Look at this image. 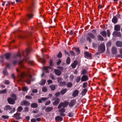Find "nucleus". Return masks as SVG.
Listing matches in <instances>:
<instances>
[{
	"instance_id": "nucleus-57",
	"label": "nucleus",
	"mask_w": 122,
	"mask_h": 122,
	"mask_svg": "<svg viewBox=\"0 0 122 122\" xmlns=\"http://www.w3.org/2000/svg\"><path fill=\"white\" fill-rule=\"evenodd\" d=\"M25 98L26 99H31L32 98V97L31 96L28 95L26 96L25 97Z\"/></svg>"
},
{
	"instance_id": "nucleus-13",
	"label": "nucleus",
	"mask_w": 122,
	"mask_h": 122,
	"mask_svg": "<svg viewBox=\"0 0 122 122\" xmlns=\"http://www.w3.org/2000/svg\"><path fill=\"white\" fill-rule=\"evenodd\" d=\"M52 68L50 66L47 67H44L43 69V70L45 71L47 73H49L50 70Z\"/></svg>"
},
{
	"instance_id": "nucleus-56",
	"label": "nucleus",
	"mask_w": 122,
	"mask_h": 122,
	"mask_svg": "<svg viewBox=\"0 0 122 122\" xmlns=\"http://www.w3.org/2000/svg\"><path fill=\"white\" fill-rule=\"evenodd\" d=\"M24 112H28L29 111V108L27 107H25L24 108Z\"/></svg>"
},
{
	"instance_id": "nucleus-23",
	"label": "nucleus",
	"mask_w": 122,
	"mask_h": 122,
	"mask_svg": "<svg viewBox=\"0 0 122 122\" xmlns=\"http://www.w3.org/2000/svg\"><path fill=\"white\" fill-rule=\"evenodd\" d=\"M12 108L10 105H8L6 106L4 108V109L5 110L7 111L8 110H11Z\"/></svg>"
},
{
	"instance_id": "nucleus-39",
	"label": "nucleus",
	"mask_w": 122,
	"mask_h": 122,
	"mask_svg": "<svg viewBox=\"0 0 122 122\" xmlns=\"http://www.w3.org/2000/svg\"><path fill=\"white\" fill-rule=\"evenodd\" d=\"M9 117L8 115H3L1 116V119H8L9 118Z\"/></svg>"
},
{
	"instance_id": "nucleus-11",
	"label": "nucleus",
	"mask_w": 122,
	"mask_h": 122,
	"mask_svg": "<svg viewBox=\"0 0 122 122\" xmlns=\"http://www.w3.org/2000/svg\"><path fill=\"white\" fill-rule=\"evenodd\" d=\"M113 55H116L117 53V48L115 46L112 47L111 49Z\"/></svg>"
},
{
	"instance_id": "nucleus-5",
	"label": "nucleus",
	"mask_w": 122,
	"mask_h": 122,
	"mask_svg": "<svg viewBox=\"0 0 122 122\" xmlns=\"http://www.w3.org/2000/svg\"><path fill=\"white\" fill-rule=\"evenodd\" d=\"M89 36H87L86 37V40L88 41L89 42L91 43L92 42V40L91 37L92 39L95 40L96 38L94 35L92 33H88V34Z\"/></svg>"
},
{
	"instance_id": "nucleus-6",
	"label": "nucleus",
	"mask_w": 122,
	"mask_h": 122,
	"mask_svg": "<svg viewBox=\"0 0 122 122\" xmlns=\"http://www.w3.org/2000/svg\"><path fill=\"white\" fill-rule=\"evenodd\" d=\"M105 46L103 44H101L98 47V51L100 53L103 52L105 51Z\"/></svg>"
},
{
	"instance_id": "nucleus-45",
	"label": "nucleus",
	"mask_w": 122,
	"mask_h": 122,
	"mask_svg": "<svg viewBox=\"0 0 122 122\" xmlns=\"http://www.w3.org/2000/svg\"><path fill=\"white\" fill-rule=\"evenodd\" d=\"M81 79V77L80 76H78L76 80V82L77 83H78L80 81V80Z\"/></svg>"
},
{
	"instance_id": "nucleus-33",
	"label": "nucleus",
	"mask_w": 122,
	"mask_h": 122,
	"mask_svg": "<svg viewBox=\"0 0 122 122\" xmlns=\"http://www.w3.org/2000/svg\"><path fill=\"white\" fill-rule=\"evenodd\" d=\"M45 60L43 56L42 57L40 58V62L42 63L43 65H44L45 63Z\"/></svg>"
},
{
	"instance_id": "nucleus-59",
	"label": "nucleus",
	"mask_w": 122,
	"mask_h": 122,
	"mask_svg": "<svg viewBox=\"0 0 122 122\" xmlns=\"http://www.w3.org/2000/svg\"><path fill=\"white\" fill-rule=\"evenodd\" d=\"M80 41L81 43H83L84 42V38L83 37H81L80 39Z\"/></svg>"
},
{
	"instance_id": "nucleus-48",
	"label": "nucleus",
	"mask_w": 122,
	"mask_h": 122,
	"mask_svg": "<svg viewBox=\"0 0 122 122\" xmlns=\"http://www.w3.org/2000/svg\"><path fill=\"white\" fill-rule=\"evenodd\" d=\"M50 87L52 91H54L56 88V86L54 85H51L50 86Z\"/></svg>"
},
{
	"instance_id": "nucleus-52",
	"label": "nucleus",
	"mask_w": 122,
	"mask_h": 122,
	"mask_svg": "<svg viewBox=\"0 0 122 122\" xmlns=\"http://www.w3.org/2000/svg\"><path fill=\"white\" fill-rule=\"evenodd\" d=\"M68 116L69 117H73L74 116V113L72 112L69 113L68 114Z\"/></svg>"
},
{
	"instance_id": "nucleus-44",
	"label": "nucleus",
	"mask_w": 122,
	"mask_h": 122,
	"mask_svg": "<svg viewBox=\"0 0 122 122\" xmlns=\"http://www.w3.org/2000/svg\"><path fill=\"white\" fill-rule=\"evenodd\" d=\"M23 108L21 106H19L18 107L17 111L18 112H20L23 110Z\"/></svg>"
},
{
	"instance_id": "nucleus-60",
	"label": "nucleus",
	"mask_w": 122,
	"mask_h": 122,
	"mask_svg": "<svg viewBox=\"0 0 122 122\" xmlns=\"http://www.w3.org/2000/svg\"><path fill=\"white\" fill-rule=\"evenodd\" d=\"M7 91L6 89H4L2 91H1L2 93H5L7 92Z\"/></svg>"
},
{
	"instance_id": "nucleus-47",
	"label": "nucleus",
	"mask_w": 122,
	"mask_h": 122,
	"mask_svg": "<svg viewBox=\"0 0 122 122\" xmlns=\"http://www.w3.org/2000/svg\"><path fill=\"white\" fill-rule=\"evenodd\" d=\"M62 54L61 52H60L57 55V57L58 58H61L62 57Z\"/></svg>"
},
{
	"instance_id": "nucleus-51",
	"label": "nucleus",
	"mask_w": 122,
	"mask_h": 122,
	"mask_svg": "<svg viewBox=\"0 0 122 122\" xmlns=\"http://www.w3.org/2000/svg\"><path fill=\"white\" fill-rule=\"evenodd\" d=\"M50 66H53L54 64L52 60L51 59L49 62Z\"/></svg>"
},
{
	"instance_id": "nucleus-58",
	"label": "nucleus",
	"mask_w": 122,
	"mask_h": 122,
	"mask_svg": "<svg viewBox=\"0 0 122 122\" xmlns=\"http://www.w3.org/2000/svg\"><path fill=\"white\" fill-rule=\"evenodd\" d=\"M71 55L73 56H75V54L74 52L72 51H70Z\"/></svg>"
},
{
	"instance_id": "nucleus-49",
	"label": "nucleus",
	"mask_w": 122,
	"mask_h": 122,
	"mask_svg": "<svg viewBox=\"0 0 122 122\" xmlns=\"http://www.w3.org/2000/svg\"><path fill=\"white\" fill-rule=\"evenodd\" d=\"M28 90V88L26 86L23 87L22 88V90L23 91H27Z\"/></svg>"
},
{
	"instance_id": "nucleus-42",
	"label": "nucleus",
	"mask_w": 122,
	"mask_h": 122,
	"mask_svg": "<svg viewBox=\"0 0 122 122\" xmlns=\"http://www.w3.org/2000/svg\"><path fill=\"white\" fill-rule=\"evenodd\" d=\"M72 86V84L71 82H68L66 85V86L68 88L71 87Z\"/></svg>"
},
{
	"instance_id": "nucleus-64",
	"label": "nucleus",
	"mask_w": 122,
	"mask_h": 122,
	"mask_svg": "<svg viewBox=\"0 0 122 122\" xmlns=\"http://www.w3.org/2000/svg\"><path fill=\"white\" fill-rule=\"evenodd\" d=\"M86 70L85 69H84L82 71V74H83L84 75V74H86Z\"/></svg>"
},
{
	"instance_id": "nucleus-7",
	"label": "nucleus",
	"mask_w": 122,
	"mask_h": 122,
	"mask_svg": "<svg viewBox=\"0 0 122 122\" xmlns=\"http://www.w3.org/2000/svg\"><path fill=\"white\" fill-rule=\"evenodd\" d=\"M112 35L114 37L117 36L120 37L122 36V35L120 32L118 31H114L112 33Z\"/></svg>"
},
{
	"instance_id": "nucleus-26",
	"label": "nucleus",
	"mask_w": 122,
	"mask_h": 122,
	"mask_svg": "<svg viewBox=\"0 0 122 122\" xmlns=\"http://www.w3.org/2000/svg\"><path fill=\"white\" fill-rule=\"evenodd\" d=\"M63 118L59 116H57L55 118V120L56 121H61L63 120Z\"/></svg>"
},
{
	"instance_id": "nucleus-12",
	"label": "nucleus",
	"mask_w": 122,
	"mask_h": 122,
	"mask_svg": "<svg viewBox=\"0 0 122 122\" xmlns=\"http://www.w3.org/2000/svg\"><path fill=\"white\" fill-rule=\"evenodd\" d=\"M55 101L53 103V104L54 106H56L60 102V100L59 98H55Z\"/></svg>"
},
{
	"instance_id": "nucleus-36",
	"label": "nucleus",
	"mask_w": 122,
	"mask_h": 122,
	"mask_svg": "<svg viewBox=\"0 0 122 122\" xmlns=\"http://www.w3.org/2000/svg\"><path fill=\"white\" fill-rule=\"evenodd\" d=\"M27 21V20L25 18H23L21 19L20 21V22L21 24L23 23L25 24V23Z\"/></svg>"
},
{
	"instance_id": "nucleus-40",
	"label": "nucleus",
	"mask_w": 122,
	"mask_h": 122,
	"mask_svg": "<svg viewBox=\"0 0 122 122\" xmlns=\"http://www.w3.org/2000/svg\"><path fill=\"white\" fill-rule=\"evenodd\" d=\"M71 59L70 58L68 57L66 60V63L67 64H69L70 63Z\"/></svg>"
},
{
	"instance_id": "nucleus-17",
	"label": "nucleus",
	"mask_w": 122,
	"mask_h": 122,
	"mask_svg": "<svg viewBox=\"0 0 122 122\" xmlns=\"http://www.w3.org/2000/svg\"><path fill=\"white\" fill-rule=\"evenodd\" d=\"M11 55V53H6L4 55L6 59L7 60H8L10 59Z\"/></svg>"
},
{
	"instance_id": "nucleus-20",
	"label": "nucleus",
	"mask_w": 122,
	"mask_h": 122,
	"mask_svg": "<svg viewBox=\"0 0 122 122\" xmlns=\"http://www.w3.org/2000/svg\"><path fill=\"white\" fill-rule=\"evenodd\" d=\"M78 64V62L77 61H74L73 63L71 64V66L72 68H75L76 66Z\"/></svg>"
},
{
	"instance_id": "nucleus-55",
	"label": "nucleus",
	"mask_w": 122,
	"mask_h": 122,
	"mask_svg": "<svg viewBox=\"0 0 122 122\" xmlns=\"http://www.w3.org/2000/svg\"><path fill=\"white\" fill-rule=\"evenodd\" d=\"M70 80L71 81H72L73 79L74 78V76L73 75H71L70 76Z\"/></svg>"
},
{
	"instance_id": "nucleus-32",
	"label": "nucleus",
	"mask_w": 122,
	"mask_h": 122,
	"mask_svg": "<svg viewBox=\"0 0 122 122\" xmlns=\"http://www.w3.org/2000/svg\"><path fill=\"white\" fill-rule=\"evenodd\" d=\"M3 73L5 76H8L9 75V74L8 72L7 69H6V68H5V69L3 70Z\"/></svg>"
},
{
	"instance_id": "nucleus-19",
	"label": "nucleus",
	"mask_w": 122,
	"mask_h": 122,
	"mask_svg": "<svg viewBox=\"0 0 122 122\" xmlns=\"http://www.w3.org/2000/svg\"><path fill=\"white\" fill-rule=\"evenodd\" d=\"M116 46L118 47H122V41H117L116 43Z\"/></svg>"
},
{
	"instance_id": "nucleus-27",
	"label": "nucleus",
	"mask_w": 122,
	"mask_h": 122,
	"mask_svg": "<svg viewBox=\"0 0 122 122\" xmlns=\"http://www.w3.org/2000/svg\"><path fill=\"white\" fill-rule=\"evenodd\" d=\"M53 109V107H48L46 108L45 111L46 112H51Z\"/></svg>"
},
{
	"instance_id": "nucleus-2",
	"label": "nucleus",
	"mask_w": 122,
	"mask_h": 122,
	"mask_svg": "<svg viewBox=\"0 0 122 122\" xmlns=\"http://www.w3.org/2000/svg\"><path fill=\"white\" fill-rule=\"evenodd\" d=\"M38 0H26V2L29 4V5L27 7L28 11L30 13L26 15L29 19L33 18L34 15L33 13L35 11V9Z\"/></svg>"
},
{
	"instance_id": "nucleus-34",
	"label": "nucleus",
	"mask_w": 122,
	"mask_h": 122,
	"mask_svg": "<svg viewBox=\"0 0 122 122\" xmlns=\"http://www.w3.org/2000/svg\"><path fill=\"white\" fill-rule=\"evenodd\" d=\"M11 97L15 101L17 100V97L15 94H11Z\"/></svg>"
},
{
	"instance_id": "nucleus-30",
	"label": "nucleus",
	"mask_w": 122,
	"mask_h": 122,
	"mask_svg": "<svg viewBox=\"0 0 122 122\" xmlns=\"http://www.w3.org/2000/svg\"><path fill=\"white\" fill-rule=\"evenodd\" d=\"M118 19L116 16H114L112 20V22L114 24H116L117 22Z\"/></svg>"
},
{
	"instance_id": "nucleus-25",
	"label": "nucleus",
	"mask_w": 122,
	"mask_h": 122,
	"mask_svg": "<svg viewBox=\"0 0 122 122\" xmlns=\"http://www.w3.org/2000/svg\"><path fill=\"white\" fill-rule=\"evenodd\" d=\"M55 74L58 76H60L61 74V71L58 70L57 69H55L54 70Z\"/></svg>"
},
{
	"instance_id": "nucleus-8",
	"label": "nucleus",
	"mask_w": 122,
	"mask_h": 122,
	"mask_svg": "<svg viewBox=\"0 0 122 122\" xmlns=\"http://www.w3.org/2000/svg\"><path fill=\"white\" fill-rule=\"evenodd\" d=\"M76 102V100L75 99L71 100L69 102L68 104L69 106V107H72L75 104Z\"/></svg>"
},
{
	"instance_id": "nucleus-38",
	"label": "nucleus",
	"mask_w": 122,
	"mask_h": 122,
	"mask_svg": "<svg viewBox=\"0 0 122 122\" xmlns=\"http://www.w3.org/2000/svg\"><path fill=\"white\" fill-rule=\"evenodd\" d=\"M74 49H75V51L76 53H77V54H79L80 53V51L78 47L77 48L75 47Z\"/></svg>"
},
{
	"instance_id": "nucleus-28",
	"label": "nucleus",
	"mask_w": 122,
	"mask_h": 122,
	"mask_svg": "<svg viewBox=\"0 0 122 122\" xmlns=\"http://www.w3.org/2000/svg\"><path fill=\"white\" fill-rule=\"evenodd\" d=\"M88 89L86 88H85L82 90L81 92V93L82 96H85L86 93Z\"/></svg>"
},
{
	"instance_id": "nucleus-63",
	"label": "nucleus",
	"mask_w": 122,
	"mask_h": 122,
	"mask_svg": "<svg viewBox=\"0 0 122 122\" xmlns=\"http://www.w3.org/2000/svg\"><path fill=\"white\" fill-rule=\"evenodd\" d=\"M64 51L65 55H67L69 56H70V55L68 52L65 50H64Z\"/></svg>"
},
{
	"instance_id": "nucleus-3",
	"label": "nucleus",
	"mask_w": 122,
	"mask_h": 122,
	"mask_svg": "<svg viewBox=\"0 0 122 122\" xmlns=\"http://www.w3.org/2000/svg\"><path fill=\"white\" fill-rule=\"evenodd\" d=\"M24 33L23 34L19 35L18 36V38L21 39H26L29 37V35H31L32 34V32L30 31H29L28 32H24Z\"/></svg>"
},
{
	"instance_id": "nucleus-15",
	"label": "nucleus",
	"mask_w": 122,
	"mask_h": 122,
	"mask_svg": "<svg viewBox=\"0 0 122 122\" xmlns=\"http://www.w3.org/2000/svg\"><path fill=\"white\" fill-rule=\"evenodd\" d=\"M48 99V98L47 97H42L40 99H38V102L39 103H42V101L44 102Z\"/></svg>"
},
{
	"instance_id": "nucleus-4",
	"label": "nucleus",
	"mask_w": 122,
	"mask_h": 122,
	"mask_svg": "<svg viewBox=\"0 0 122 122\" xmlns=\"http://www.w3.org/2000/svg\"><path fill=\"white\" fill-rule=\"evenodd\" d=\"M69 104V102L67 101H66L63 102H61L59 104L58 107V108L60 109L62 107L64 108L66 107Z\"/></svg>"
},
{
	"instance_id": "nucleus-9",
	"label": "nucleus",
	"mask_w": 122,
	"mask_h": 122,
	"mask_svg": "<svg viewBox=\"0 0 122 122\" xmlns=\"http://www.w3.org/2000/svg\"><path fill=\"white\" fill-rule=\"evenodd\" d=\"M21 113H16L12 116V117L15 118L17 120H20L21 119V117L20 116Z\"/></svg>"
},
{
	"instance_id": "nucleus-37",
	"label": "nucleus",
	"mask_w": 122,
	"mask_h": 122,
	"mask_svg": "<svg viewBox=\"0 0 122 122\" xmlns=\"http://www.w3.org/2000/svg\"><path fill=\"white\" fill-rule=\"evenodd\" d=\"M59 109L58 111L60 113H64L65 112V109L64 108L62 107Z\"/></svg>"
},
{
	"instance_id": "nucleus-14",
	"label": "nucleus",
	"mask_w": 122,
	"mask_h": 122,
	"mask_svg": "<svg viewBox=\"0 0 122 122\" xmlns=\"http://www.w3.org/2000/svg\"><path fill=\"white\" fill-rule=\"evenodd\" d=\"M88 79V77L86 75H84L81 77V81L82 82L85 81H87Z\"/></svg>"
},
{
	"instance_id": "nucleus-43",
	"label": "nucleus",
	"mask_w": 122,
	"mask_h": 122,
	"mask_svg": "<svg viewBox=\"0 0 122 122\" xmlns=\"http://www.w3.org/2000/svg\"><path fill=\"white\" fill-rule=\"evenodd\" d=\"M111 45V42L110 41H108L106 44V46L107 48L110 47Z\"/></svg>"
},
{
	"instance_id": "nucleus-10",
	"label": "nucleus",
	"mask_w": 122,
	"mask_h": 122,
	"mask_svg": "<svg viewBox=\"0 0 122 122\" xmlns=\"http://www.w3.org/2000/svg\"><path fill=\"white\" fill-rule=\"evenodd\" d=\"M7 100L8 103L10 104L14 105L15 103V101L11 97L8 98Z\"/></svg>"
},
{
	"instance_id": "nucleus-54",
	"label": "nucleus",
	"mask_w": 122,
	"mask_h": 122,
	"mask_svg": "<svg viewBox=\"0 0 122 122\" xmlns=\"http://www.w3.org/2000/svg\"><path fill=\"white\" fill-rule=\"evenodd\" d=\"M107 35L108 37H110V32L109 30H107Z\"/></svg>"
},
{
	"instance_id": "nucleus-31",
	"label": "nucleus",
	"mask_w": 122,
	"mask_h": 122,
	"mask_svg": "<svg viewBox=\"0 0 122 122\" xmlns=\"http://www.w3.org/2000/svg\"><path fill=\"white\" fill-rule=\"evenodd\" d=\"M31 107L33 108H36L38 107V105L36 102H34L31 104Z\"/></svg>"
},
{
	"instance_id": "nucleus-24",
	"label": "nucleus",
	"mask_w": 122,
	"mask_h": 122,
	"mask_svg": "<svg viewBox=\"0 0 122 122\" xmlns=\"http://www.w3.org/2000/svg\"><path fill=\"white\" fill-rule=\"evenodd\" d=\"M100 34L103 37H106L107 36V33L106 31H101L100 33Z\"/></svg>"
},
{
	"instance_id": "nucleus-53",
	"label": "nucleus",
	"mask_w": 122,
	"mask_h": 122,
	"mask_svg": "<svg viewBox=\"0 0 122 122\" xmlns=\"http://www.w3.org/2000/svg\"><path fill=\"white\" fill-rule=\"evenodd\" d=\"M42 91L43 92H46L47 90V89L46 87H43L42 89Z\"/></svg>"
},
{
	"instance_id": "nucleus-29",
	"label": "nucleus",
	"mask_w": 122,
	"mask_h": 122,
	"mask_svg": "<svg viewBox=\"0 0 122 122\" xmlns=\"http://www.w3.org/2000/svg\"><path fill=\"white\" fill-rule=\"evenodd\" d=\"M97 37L98 41H104V39L103 37L101 35H98Z\"/></svg>"
},
{
	"instance_id": "nucleus-61",
	"label": "nucleus",
	"mask_w": 122,
	"mask_h": 122,
	"mask_svg": "<svg viewBox=\"0 0 122 122\" xmlns=\"http://www.w3.org/2000/svg\"><path fill=\"white\" fill-rule=\"evenodd\" d=\"M4 84L6 85H8L10 84V82L8 80H5V81Z\"/></svg>"
},
{
	"instance_id": "nucleus-35",
	"label": "nucleus",
	"mask_w": 122,
	"mask_h": 122,
	"mask_svg": "<svg viewBox=\"0 0 122 122\" xmlns=\"http://www.w3.org/2000/svg\"><path fill=\"white\" fill-rule=\"evenodd\" d=\"M46 81L45 79H42L40 82L39 84L41 85H44Z\"/></svg>"
},
{
	"instance_id": "nucleus-46",
	"label": "nucleus",
	"mask_w": 122,
	"mask_h": 122,
	"mask_svg": "<svg viewBox=\"0 0 122 122\" xmlns=\"http://www.w3.org/2000/svg\"><path fill=\"white\" fill-rule=\"evenodd\" d=\"M88 83L87 82H84L83 84L82 87L85 88H86L87 86Z\"/></svg>"
},
{
	"instance_id": "nucleus-18",
	"label": "nucleus",
	"mask_w": 122,
	"mask_h": 122,
	"mask_svg": "<svg viewBox=\"0 0 122 122\" xmlns=\"http://www.w3.org/2000/svg\"><path fill=\"white\" fill-rule=\"evenodd\" d=\"M121 26L119 25H115L114 27V30L115 31H120V30Z\"/></svg>"
},
{
	"instance_id": "nucleus-22",
	"label": "nucleus",
	"mask_w": 122,
	"mask_h": 122,
	"mask_svg": "<svg viewBox=\"0 0 122 122\" xmlns=\"http://www.w3.org/2000/svg\"><path fill=\"white\" fill-rule=\"evenodd\" d=\"M67 91V89L66 88L62 89L60 91V93L61 95H63Z\"/></svg>"
},
{
	"instance_id": "nucleus-62",
	"label": "nucleus",
	"mask_w": 122,
	"mask_h": 122,
	"mask_svg": "<svg viewBox=\"0 0 122 122\" xmlns=\"http://www.w3.org/2000/svg\"><path fill=\"white\" fill-rule=\"evenodd\" d=\"M51 103V101L50 100H49L47 102H46L45 103V105L46 106L47 105Z\"/></svg>"
},
{
	"instance_id": "nucleus-21",
	"label": "nucleus",
	"mask_w": 122,
	"mask_h": 122,
	"mask_svg": "<svg viewBox=\"0 0 122 122\" xmlns=\"http://www.w3.org/2000/svg\"><path fill=\"white\" fill-rule=\"evenodd\" d=\"M84 55L86 57L91 58L92 57L91 54L90 53L88 52H84Z\"/></svg>"
},
{
	"instance_id": "nucleus-16",
	"label": "nucleus",
	"mask_w": 122,
	"mask_h": 122,
	"mask_svg": "<svg viewBox=\"0 0 122 122\" xmlns=\"http://www.w3.org/2000/svg\"><path fill=\"white\" fill-rule=\"evenodd\" d=\"M79 93V91L77 90H76L73 92L72 94V96L73 97H75L78 95Z\"/></svg>"
},
{
	"instance_id": "nucleus-1",
	"label": "nucleus",
	"mask_w": 122,
	"mask_h": 122,
	"mask_svg": "<svg viewBox=\"0 0 122 122\" xmlns=\"http://www.w3.org/2000/svg\"><path fill=\"white\" fill-rule=\"evenodd\" d=\"M30 51V49H27L25 51V52H22L21 55L20 54L17 53L14 55L13 57V58L16 59V60L13 61V65H15L18 62V60L20 59L21 57H22L23 60L20 61L19 62V64L20 67L21 68L24 67V66L22 64L23 60H25L26 61H28V60L27 56Z\"/></svg>"
},
{
	"instance_id": "nucleus-41",
	"label": "nucleus",
	"mask_w": 122,
	"mask_h": 122,
	"mask_svg": "<svg viewBox=\"0 0 122 122\" xmlns=\"http://www.w3.org/2000/svg\"><path fill=\"white\" fill-rule=\"evenodd\" d=\"M66 81L60 82V85L61 86H63L66 85Z\"/></svg>"
},
{
	"instance_id": "nucleus-50",
	"label": "nucleus",
	"mask_w": 122,
	"mask_h": 122,
	"mask_svg": "<svg viewBox=\"0 0 122 122\" xmlns=\"http://www.w3.org/2000/svg\"><path fill=\"white\" fill-rule=\"evenodd\" d=\"M24 104L25 106H29L30 105V103L27 101H25Z\"/></svg>"
}]
</instances>
